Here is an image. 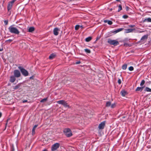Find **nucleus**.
Wrapping results in <instances>:
<instances>
[{
	"label": "nucleus",
	"instance_id": "f257e3e1",
	"mask_svg": "<svg viewBox=\"0 0 151 151\" xmlns=\"http://www.w3.org/2000/svg\"><path fill=\"white\" fill-rule=\"evenodd\" d=\"M14 25H13L10 26L8 28L9 31L11 33L18 35L20 32L17 28L14 27Z\"/></svg>",
	"mask_w": 151,
	"mask_h": 151
},
{
	"label": "nucleus",
	"instance_id": "f03ea898",
	"mask_svg": "<svg viewBox=\"0 0 151 151\" xmlns=\"http://www.w3.org/2000/svg\"><path fill=\"white\" fill-rule=\"evenodd\" d=\"M19 69L20 70L22 74L25 76H27L28 75V71L23 68L22 67H18Z\"/></svg>",
	"mask_w": 151,
	"mask_h": 151
},
{
	"label": "nucleus",
	"instance_id": "7ed1b4c3",
	"mask_svg": "<svg viewBox=\"0 0 151 151\" xmlns=\"http://www.w3.org/2000/svg\"><path fill=\"white\" fill-rule=\"evenodd\" d=\"M108 43L110 45L116 46L119 44V42L116 40H112L110 39L108 40Z\"/></svg>",
	"mask_w": 151,
	"mask_h": 151
},
{
	"label": "nucleus",
	"instance_id": "20e7f679",
	"mask_svg": "<svg viewBox=\"0 0 151 151\" xmlns=\"http://www.w3.org/2000/svg\"><path fill=\"white\" fill-rule=\"evenodd\" d=\"M60 144L58 143H56L53 145L51 147V150L55 151L56 150L60 147Z\"/></svg>",
	"mask_w": 151,
	"mask_h": 151
},
{
	"label": "nucleus",
	"instance_id": "39448f33",
	"mask_svg": "<svg viewBox=\"0 0 151 151\" xmlns=\"http://www.w3.org/2000/svg\"><path fill=\"white\" fill-rule=\"evenodd\" d=\"M57 103L59 104L63 105L65 107L69 108V105L64 101H57Z\"/></svg>",
	"mask_w": 151,
	"mask_h": 151
},
{
	"label": "nucleus",
	"instance_id": "423d86ee",
	"mask_svg": "<svg viewBox=\"0 0 151 151\" xmlns=\"http://www.w3.org/2000/svg\"><path fill=\"white\" fill-rule=\"evenodd\" d=\"M14 76L15 77L19 78L21 76V73L19 71L17 70H15L14 71Z\"/></svg>",
	"mask_w": 151,
	"mask_h": 151
},
{
	"label": "nucleus",
	"instance_id": "0eeeda50",
	"mask_svg": "<svg viewBox=\"0 0 151 151\" xmlns=\"http://www.w3.org/2000/svg\"><path fill=\"white\" fill-rule=\"evenodd\" d=\"M106 124V121H104L101 123L99 125L98 128L99 129H103L105 126Z\"/></svg>",
	"mask_w": 151,
	"mask_h": 151
},
{
	"label": "nucleus",
	"instance_id": "6e6552de",
	"mask_svg": "<svg viewBox=\"0 0 151 151\" xmlns=\"http://www.w3.org/2000/svg\"><path fill=\"white\" fill-rule=\"evenodd\" d=\"M60 31L59 29L57 27L55 28L53 30V34L54 35L57 36L58 35L59 32Z\"/></svg>",
	"mask_w": 151,
	"mask_h": 151
},
{
	"label": "nucleus",
	"instance_id": "1a4fd4ad",
	"mask_svg": "<svg viewBox=\"0 0 151 151\" xmlns=\"http://www.w3.org/2000/svg\"><path fill=\"white\" fill-rule=\"evenodd\" d=\"M135 30V29H125V33H127L130 32H133L134 30Z\"/></svg>",
	"mask_w": 151,
	"mask_h": 151
},
{
	"label": "nucleus",
	"instance_id": "9d476101",
	"mask_svg": "<svg viewBox=\"0 0 151 151\" xmlns=\"http://www.w3.org/2000/svg\"><path fill=\"white\" fill-rule=\"evenodd\" d=\"M123 29L122 28H120L114 31H113L112 33L114 34H116L119 32H120L123 30Z\"/></svg>",
	"mask_w": 151,
	"mask_h": 151
},
{
	"label": "nucleus",
	"instance_id": "9b49d317",
	"mask_svg": "<svg viewBox=\"0 0 151 151\" xmlns=\"http://www.w3.org/2000/svg\"><path fill=\"white\" fill-rule=\"evenodd\" d=\"M15 77L14 76H12L10 77V81L12 83H14L15 81Z\"/></svg>",
	"mask_w": 151,
	"mask_h": 151
},
{
	"label": "nucleus",
	"instance_id": "f8f14e48",
	"mask_svg": "<svg viewBox=\"0 0 151 151\" xmlns=\"http://www.w3.org/2000/svg\"><path fill=\"white\" fill-rule=\"evenodd\" d=\"M137 29H135V30H134V32L139 33L144 32L146 31V30H144V31H139V29H139L138 28H137Z\"/></svg>",
	"mask_w": 151,
	"mask_h": 151
},
{
	"label": "nucleus",
	"instance_id": "ddd939ff",
	"mask_svg": "<svg viewBox=\"0 0 151 151\" xmlns=\"http://www.w3.org/2000/svg\"><path fill=\"white\" fill-rule=\"evenodd\" d=\"M147 38L148 35H145L142 37L140 40L142 41H144L145 40H147Z\"/></svg>",
	"mask_w": 151,
	"mask_h": 151
},
{
	"label": "nucleus",
	"instance_id": "4468645a",
	"mask_svg": "<svg viewBox=\"0 0 151 151\" xmlns=\"http://www.w3.org/2000/svg\"><path fill=\"white\" fill-rule=\"evenodd\" d=\"M120 93L123 96H124L127 93V92L124 90L122 91Z\"/></svg>",
	"mask_w": 151,
	"mask_h": 151
},
{
	"label": "nucleus",
	"instance_id": "2eb2a0df",
	"mask_svg": "<svg viewBox=\"0 0 151 151\" xmlns=\"http://www.w3.org/2000/svg\"><path fill=\"white\" fill-rule=\"evenodd\" d=\"M151 22V18H148L145 19L143 21V22Z\"/></svg>",
	"mask_w": 151,
	"mask_h": 151
},
{
	"label": "nucleus",
	"instance_id": "dca6fc26",
	"mask_svg": "<svg viewBox=\"0 0 151 151\" xmlns=\"http://www.w3.org/2000/svg\"><path fill=\"white\" fill-rule=\"evenodd\" d=\"M72 131L68 128L64 129L63 130V132H71Z\"/></svg>",
	"mask_w": 151,
	"mask_h": 151
},
{
	"label": "nucleus",
	"instance_id": "f3484780",
	"mask_svg": "<svg viewBox=\"0 0 151 151\" xmlns=\"http://www.w3.org/2000/svg\"><path fill=\"white\" fill-rule=\"evenodd\" d=\"M12 5H13L11 3H9L7 6V9L8 11H9L11 9Z\"/></svg>",
	"mask_w": 151,
	"mask_h": 151
},
{
	"label": "nucleus",
	"instance_id": "a211bd4d",
	"mask_svg": "<svg viewBox=\"0 0 151 151\" xmlns=\"http://www.w3.org/2000/svg\"><path fill=\"white\" fill-rule=\"evenodd\" d=\"M64 134L65 135L68 137H70L72 135V133H64Z\"/></svg>",
	"mask_w": 151,
	"mask_h": 151
},
{
	"label": "nucleus",
	"instance_id": "6ab92c4d",
	"mask_svg": "<svg viewBox=\"0 0 151 151\" xmlns=\"http://www.w3.org/2000/svg\"><path fill=\"white\" fill-rule=\"evenodd\" d=\"M35 28L33 27H30L28 29V32H32L34 30Z\"/></svg>",
	"mask_w": 151,
	"mask_h": 151
},
{
	"label": "nucleus",
	"instance_id": "aec40b11",
	"mask_svg": "<svg viewBox=\"0 0 151 151\" xmlns=\"http://www.w3.org/2000/svg\"><path fill=\"white\" fill-rule=\"evenodd\" d=\"M92 39V37H87L85 39V41L86 42H89Z\"/></svg>",
	"mask_w": 151,
	"mask_h": 151
},
{
	"label": "nucleus",
	"instance_id": "412c9836",
	"mask_svg": "<svg viewBox=\"0 0 151 151\" xmlns=\"http://www.w3.org/2000/svg\"><path fill=\"white\" fill-rule=\"evenodd\" d=\"M55 55L54 54H52L49 56V58L50 59H52L55 58Z\"/></svg>",
	"mask_w": 151,
	"mask_h": 151
},
{
	"label": "nucleus",
	"instance_id": "4be33fe9",
	"mask_svg": "<svg viewBox=\"0 0 151 151\" xmlns=\"http://www.w3.org/2000/svg\"><path fill=\"white\" fill-rule=\"evenodd\" d=\"M143 87H138L136 89V91H141L143 89Z\"/></svg>",
	"mask_w": 151,
	"mask_h": 151
},
{
	"label": "nucleus",
	"instance_id": "5701e85b",
	"mask_svg": "<svg viewBox=\"0 0 151 151\" xmlns=\"http://www.w3.org/2000/svg\"><path fill=\"white\" fill-rule=\"evenodd\" d=\"M20 85L19 84H18L16 86L13 87V88L14 89V90L17 89L20 87Z\"/></svg>",
	"mask_w": 151,
	"mask_h": 151
},
{
	"label": "nucleus",
	"instance_id": "b1692460",
	"mask_svg": "<svg viewBox=\"0 0 151 151\" xmlns=\"http://www.w3.org/2000/svg\"><path fill=\"white\" fill-rule=\"evenodd\" d=\"M145 91L147 92H151V89L149 88L146 87L145 88Z\"/></svg>",
	"mask_w": 151,
	"mask_h": 151
},
{
	"label": "nucleus",
	"instance_id": "393cba45",
	"mask_svg": "<svg viewBox=\"0 0 151 151\" xmlns=\"http://www.w3.org/2000/svg\"><path fill=\"white\" fill-rule=\"evenodd\" d=\"M111 105V103L110 101H108L106 103V106L107 107L110 106Z\"/></svg>",
	"mask_w": 151,
	"mask_h": 151
},
{
	"label": "nucleus",
	"instance_id": "a878e982",
	"mask_svg": "<svg viewBox=\"0 0 151 151\" xmlns=\"http://www.w3.org/2000/svg\"><path fill=\"white\" fill-rule=\"evenodd\" d=\"M127 68V65L126 64H124L122 66V69L123 70H125Z\"/></svg>",
	"mask_w": 151,
	"mask_h": 151
},
{
	"label": "nucleus",
	"instance_id": "bb28decb",
	"mask_svg": "<svg viewBox=\"0 0 151 151\" xmlns=\"http://www.w3.org/2000/svg\"><path fill=\"white\" fill-rule=\"evenodd\" d=\"M87 53H90L91 52L90 50L88 49H86L84 50Z\"/></svg>",
	"mask_w": 151,
	"mask_h": 151
},
{
	"label": "nucleus",
	"instance_id": "cd10ccee",
	"mask_svg": "<svg viewBox=\"0 0 151 151\" xmlns=\"http://www.w3.org/2000/svg\"><path fill=\"white\" fill-rule=\"evenodd\" d=\"M37 125H35L33 127L32 129V132H35V129L37 127Z\"/></svg>",
	"mask_w": 151,
	"mask_h": 151
},
{
	"label": "nucleus",
	"instance_id": "c85d7f7f",
	"mask_svg": "<svg viewBox=\"0 0 151 151\" xmlns=\"http://www.w3.org/2000/svg\"><path fill=\"white\" fill-rule=\"evenodd\" d=\"M80 27V26L79 25H76L75 27V30H78L79 29Z\"/></svg>",
	"mask_w": 151,
	"mask_h": 151
},
{
	"label": "nucleus",
	"instance_id": "c756f323",
	"mask_svg": "<svg viewBox=\"0 0 151 151\" xmlns=\"http://www.w3.org/2000/svg\"><path fill=\"white\" fill-rule=\"evenodd\" d=\"M145 83V81L144 80H142V81L140 84V85L141 86H143L144 85V84Z\"/></svg>",
	"mask_w": 151,
	"mask_h": 151
},
{
	"label": "nucleus",
	"instance_id": "7c9ffc66",
	"mask_svg": "<svg viewBox=\"0 0 151 151\" xmlns=\"http://www.w3.org/2000/svg\"><path fill=\"white\" fill-rule=\"evenodd\" d=\"M122 9V6L120 5L118 6V12H119L120 10H121Z\"/></svg>",
	"mask_w": 151,
	"mask_h": 151
},
{
	"label": "nucleus",
	"instance_id": "2f4dec72",
	"mask_svg": "<svg viewBox=\"0 0 151 151\" xmlns=\"http://www.w3.org/2000/svg\"><path fill=\"white\" fill-rule=\"evenodd\" d=\"M116 106V104L115 103H114V104H111V107L112 108H114V107H115Z\"/></svg>",
	"mask_w": 151,
	"mask_h": 151
},
{
	"label": "nucleus",
	"instance_id": "473e14b6",
	"mask_svg": "<svg viewBox=\"0 0 151 151\" xmlns=\"http://www.w3.org/2000/svg\"><path fill=\"white\" fill-rule=\"evenodd\" d=\"M129 70H130V71H132L133 70H134V68L132 67V66H130L129 67Z\"/></svg>",
	"mask_w": 151,
	"mask_h": 151
},
{
	"label": "nucleus",
	"instance_id": "72a5a7b5",
	"mask_svg": "<svg viewBox=\"0 0 151 151\" xmlns=\"http://www.w3.org/2000/svg\"><path fill=\"white\" fill-rule=\"evenodd\" d=\"M47 100V98H44V99H42L41 101L40 102H44L45 101H46Z\"/></svg>",
	"mask_w": 151,
	"mask_h": 151
},
{
	"label": "nucleus",
	"instance_id": "f704fd0d",
	"mask_svg": "<svg viewBox=\"0 0 151 151\" xmlns=\"http://www.w3.org/2000/svg\"><path fill=\"white\" fill-rule=\"evenodd\" d=\"M4 22L5 25H7L8 24V21L7 20H5Z\"/></svg>",
	"mask_w": 151,
	"mask_h": 151
},
{
	"label": "nucleus",
	"instance_id": "c9c22d12",
	"mask_svg": "<svg viewBox=\"0 0 151 151\" xmlns=\"http://www.w3.org/2000/svg\"><path fill=\"white\" fill-rule=\"evenodd\" d=\"M107 23L109 25H111L112 24V22L111 21L109 20Z\"/></svg>",
	"mask_w": 151,
	"mask_h": 151
},
{
	"label": "nucleus",
	"instance_id": "e433bc0d",
	"mask_svg": "<svg viewBox=\"0 0 151 151\" xmlns=\"http://www.w3.org/2000/svg\"><path fill=\"white\" fill-rule=\"evenodd\" d=\"M12 41V40L9 39V40H6L5 42H11Z\"/></svg>",
	"mask_w": 151,
	"mask_h": 151
},
{
	"label": "nucleus",
	"instance_id": "4c0bfd02",
	"mask_svg": "<svg viewBox=\"0 0 151 151\" xmlns=\"http://www.w3.org/2000/svg\"><path fill=\"white\" fill-rule=\"evenodd\" d=\"M16 1V0H13L12 1H11L9 3H11L12 5L14 3V2Z\"/></svg>",
	"mask_w": 151,
	"mask_h": 151
},
{
	"label": "nucleus",
	"instance_id": "58836bf2",
	"mask_svg": "<svg viewBox=\"0 0 151 151\" xmlns=\"http://www.w3.org/2000/svg\"><path fill=\"white\" fill-rule=\"evenodd\" d=\"M122 17L124 19H127V18L128 16L126 15H124Z\"/></svg>",
	"mask_w": 151,
	"mask_h": 151
},
{
	"label": "nucleus",
	"instance_id": "ea45409f",
	"mask_svg": "<svg viewBox=\"0 0 151 151\" xmlns=\"http://www.w3.org/2000/svg\"><path fill=\"white\" fill-rule=\"evenodd\" d=\"M118 82L119 84H120L121 83V81L120 79H119L118 81Z\"/></svg>",
	"mask_w": 151,
	"mask_h": 151
},
{
	"label": "nucleus",
	"instance_id": "a19ab883",
	"mask_svg": "<svg viewBox=\"0 0 151 151\" xmlns=\"http://www.w3.org/2000/svg\"><path fill=\"white\" fill-rule=\"evenodd\" d=\"M128 26L129 27H135V25H129Z\"/></svg>",
	"mask_w": 151,
	"mask_h": 151
},
{
	"label": "nucleus",
	"instance_id": "79ce46f5",
	"mask_svg": "<svg viewBox=\"0 0 151 151\" xmlns=\"http://www.w3.org/2000/svg\"><path fill=\"white\" fill-rule=\"evenodd\" d=\"M27 100H24L22 101V102L23 103H24L26 102H27Z\"/></svg>",
	"mask_w": 151,
	"mask_h": 151
},
{
	"label": "nucleus",
	"instance_id": "37998d69",
	"mask_svg": "<svg viewBox=\"0 0 151 151\" xmlns=\"http://www.w3.org/2000/svg\"><path fill=\"white\" fill-rule=\"evenodd\" d=\"M109 20H104V22H105V23H108V21Z\"/></svg>",
	"mask_w": 151,
	"mask_h": 151
},
{
	"label": "nucleus",
	"instance_id": "c03bdc74",
	"mask_svg": "<svg viewBox=\"0 0 151 151\" xmlns=\"http://www.w3.org/2000/svg\"><path fill=\"white\" fill-rule=\"evenodd\" d=\"M80 61L77 62H76L77 64H79L80 63Z\"/></svg>",
	"mask_w": 151,
	"mask_h": 151
},
{
	"label": "nucleus",
	"instance_id": "a18cd8bd",
	"mask_svg": "<svg viewBox=\"0 0 151 151\" xmlns=\"http://www.w3.org/2000/svg\"><path fill=\"white\" fill-rule=\"evenodd\" d=\"M80 27H81V28H83V27L82 25L80 26Z\"/></svg>",
	"mask_w": 151,
	"mask_h": 151
},
{
	"label": "nucleus",
	"instance_id": "49530a36",
	"mask_svg": "<svg viewBox=\"0 0 151 151\" xmlns=\"http://www.w3.org/2000/svg\"><path fill=\"white\" fill-rule=\"evenodd\" d=\"M43 151H47V150L46 149H45L43 150Z\"/></svg>",
	"mask_w": 151,
	"mask_h": 151
},
{
	"label": "nucleus",
	"instance_id": "de8ad7c7",
	"mask_svg": "<svg viewBox=\"0 0 151 151\" xmlns=\"http://www.w3.org/2000/svg\"><path fill=\"white\" fill-rule=\"evenodd\" d=\"M1 116V113H0V118Z\"/></svg>",
	"mask_w": 151,
	"mask_h": 151
},
{
	"label": "nucleus",
	"instance_id": "09e8293b",
	"mask_svg": "<svg viewBox=\"0 0 151 151\" xmlns=\"http://www.w3.org/2000/svg\"><path fill=\"white\" fill-rule=\"evenodd\" d=\"M7 123H6V125H5V127H6V126H7Z\"/></svg>",
	"mask_w": 151,
	"mask_h": 151
},
{
	"label": "nucleus",
	"instance_id": "8fccbe9b",
	"mask_svg": "<svg viewBox=\"0 0 151 151\" xmlns=\"http://www.w3.org/2000/svg\"><path fill=\"white\" fill-rule=\"evenodd\" d=\"M8 120H9V119H8V120H7V122H8Z\"/></svg>",
	"mask_w": 151,
	"mask_h": 151
},
{
	"label": "nucleus",
	"instance_id": "3c124183",
	"mask_svg": "<svg viewBox=\"0 0 151 151\" xmlns=\"http://www.w3.org/2000/svg\"><path fill=\"white\" fill-rule=\"evenodd\" d=\"M117 1H118V0H117Z\"/></svg>",
	"mask_w": 151,
	"mask_h": 151
}]
</instances>
